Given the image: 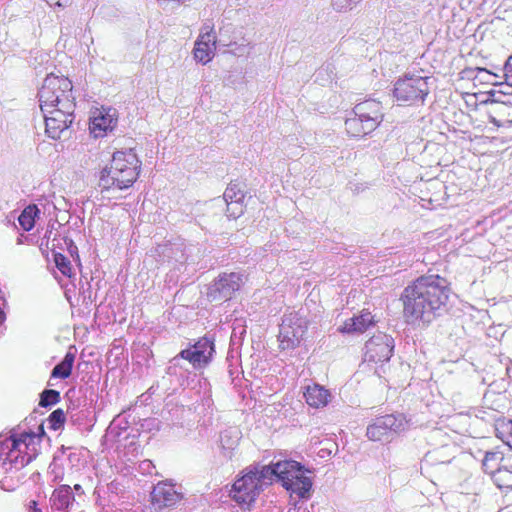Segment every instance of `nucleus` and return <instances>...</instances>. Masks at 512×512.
<instances>
[{
    "label": "nucleus",
    "mask_w": 512,
    "mask_h": 512,
    "mask_svg": "<svg viewBox=\"0 0 512 512\" xmlns=\"http://www.w3.org/2000/svg\"><path fill=\"white\" fill-rule=\"evenodd\" d=\"M451 289L448 281L436 274L418 277L401 294L407 323L430 324L448 310Z\"/></svg>",
    "instance_id": "obj_1"
},
{
    "label": "nucleus",
    "mask_w": 512,
    "mask_h": 512,
    "mask_svg": "<svg viewBox=\"0 0 512 512\" xmlns=\"http://www.w3.org/2000/svg\"><path fill=\"white\" fill-rule=\"evenodd\" d=\"M141 161L133 149L113 153L110 167L102 170L99 187L102 191L124 190L133 185L139 176Z\"/></svg>",
    "instance_id": "obj_2"
},
{
    "label": "nucleus",
    "mask_w": 512,
    "mask_h": 512,
    "mask_svg": "<svg viewBox=\"0 0 512 512\" xmlns=\"http://www.w3.org/2000/svg\"><path fill=\"white\" fill-rule=\"evenodd\" d=\"M45 436L44 425L41 423L37 431L23 432L19 437L11 435L4 439L0 446V455L3 458V464L9 462L11 467L19 470L28 465L36 456L35 439Z\"/></svg>",
    "instance_id": "obj_3"
},
{
    "label": "nucleus",
    "mask_w": 512,
    "mask_h": 512,
    "mask_svg": "<svg viewBox=\"0 0 512 512\" xmlns=\"http://www.w3.org/2000/svg\"><path fill=\"white\" fill-rule=\"evenodd\" d=\"M72 87L68 78L48 75L38 93L41 111L61 105L64 98L74 99Z\"/></svg>",
    "instance_id": "obj_4"
},
{
    "label": "nucleus",
    "mask_w": 512,
    "mask_h": 512,
    "mask_svg": "<svg viewBox=\"0 0 512 512\" xmlns=\"http://www.w3.org/2000/svg\"><path fill=\"white\" fill-rule=\"evenodd\" d=\"M429 79V77L406 75L397 80L393 94L397 101L408 104L423 103L430 92Z\"/></svg>",
    "instance_id": "obj_5"
},
{
    "label": "nucleus",
    "mask_w": 512,
    "mask_h": 512,
    "mask_svg": "<svg viewBox=\"0 0 512 512\" xmlns=\"http://www.w3.org/2000/svg\"><path fill=\"white\" fill-rule=\"evenodd\" d=\"M408 421L403 414H388L378 417L368 425L366 435L372 441H389L394 434L405 431Z\"/></svg>",
    "instance_id": "obj_6"
},
{
    "label": "nucleus",
    "mask_w": 512,
    "mask_h": 512,
    "mask_svg": "<svg viewBox=\"0 0 512 512\" xmlns=\"http://www.w3.org/2000/svg\"><path fill=\"white\" fill-rule=\"evenodd\" d=\"M308 328V321L300 312H291L283 316L280 324V347L292 349L303 339Z\"/></svg>",
    "instance_id": "obj_7"
},
{
    "label": "nucleus",
    "mask_w": 512,
    "mask_h": 512,
    "mask_svg": "<svg viewBox=\"0 0 512 512\" xmlns=\"http://www.w3.org/2000/svg\"><path fill=\"white\" fill-rule=\"evenodd\" d=\"M215 353L213 339L208 336L200 338L197 342L187 349H183L172 358L171 363L178 366L181 359L187 360L194 369H202L206 367L212 360Z\"/></svg>",
    "instance_id": "obj_8"
},
{
    "label": "nucleus",
    "mask_w": 512,
    "mask_h": 512,
    "mask_svg": "<svg viewBox=\"0 0 512 512\" xmlns=\"http://www.w3.org/2000/svg\"><path fill=\"white\" fill-rule=\"evenodd\" d=\"M245 282V276L240 272L222 273L207 288V298L210 302L230 300Z\"/></svg>",
    "instance_id": "obj_9"
},
{
    "label": "nucleus",
    "mask_w": 512,
    "mask_h": 512,
    "mask_svg": "<svg viewBox=\"0 0 512 512\" xmlns=\"http://www.w3.org/2000/svg\"><path fill=\"white\" fill-rule=\"evenodd\" d=\"M262 491L263 488L250 466L243 471V475L234 482L232 488L233 499L248 505L255 502Z\"/></svg>",
    "instance_id": "obj_10"
},
{
    "label": "nucleus",
    "mask_w": 512,
    "mask_h": 512,
    "mask_svg": "<svg viewBox=\"0 0 512 512\" xmlns=\"http://www.w3.org/2000/svg\"><path fill=\"white\" fill-rule=\"evenodd\" d=\"M394 349V339L383 332L373 335L365 344L364 359L368 362H387Z\"/></svg>",
    "instance_id": "obj_11"
},
{
    "label": "nucleus",
    "mask_w": 512,
    "mask_h": 512,
    "mask_svg": "<svg viewBox=\"0 0 512 512\" xmlns=\"http://www.w3.org/2000/svg\"><path fill=\"white\" fill-rule=\"evenodd\" d=\"M151 505L157 512L171 509L182 499L183 495L175 490L174 485L167 482H159L150 493Z\"/></svg>",
    "instance_id": "obj_12"
},
{
    "label": "nucleus",
    "mask_w": 512,
    "mask_h": 512,
    "mask_svg": "<svg viewBox=\"0 0 512 512\" xmlns=\"http://www.w3.org/2000/svg\"><path fill=\"white\" fill-rule=\"evenodd\" d=\"M353 114L365 119L367 129H376L383 120L382 105L376 100H366L353 108Z\"/></svg>",
    "instance_id": "obj_13"
},
{
    "label": "nucleus",
    "mask_w": 512,
    "mask_h": 512,
    "mask_svg": "<svg viewBox=\"0 0 512 512\" xmlns=\"http://www.w3.org/2000/svg\"><path fill=\"white\" fill-rule=\"evenodd\" d=\"M50 503L54 510L63 512L70 511L76 503L72 488L66 484L60 485L53 491L50 497Z\"/></svg>",
    "instance_id": "obj_14"
},
{
    "label": "nucleus",
    "mask_w": 512,
    "mask_h": 512,
    "mask_svg": "<svg viewBox=\"0 0 512 512\" xmlns=\"http://www.w3.org/2000/svg\"><path fill=\"white\" fill-rule=\"evenodd\" d=\"M374 324L375 321L372 314L369 311L363 310L359 315L347 319L338 330L341 333L347 334L363 333Z\"/></svg>",
    "instance_id": "obj_15"
},
{
    "label": "nucleus",
    "mask_w": 512,
    "mask_h": 512,
    "mask_svg": "<svg viewBox=\"0 0 512 512\" xmlns=\"http://www.w3.org/2000/svg\"><path fill=\"white\" fill-rule=\"evenodd\" d=\"M280 481L282 484L294 483V481H304L311 479L305 475L304 467L293 460H285L279 462Z\"/></svg>",
    "instance_id": "obj_16"
},
{
    "label": "nucleus",
    "mask_w": 512,
    "mask_h": 512,
    "mask_svg": "<svg viewBox=\"0 0 512 512\" xmlns=\"http://www.w3.org/2000/svg\"><path fill=\"white\" fill-rule=\"evenodd\" d=\"M304 397L306 403L314 408L325 407L331 400V393L324 386L317 383L305 388Z\"/></svg>",
    "instance_id": "obj_17"
},
{
    "label": "nucleus",
    "mask_w": 512,
    "mask_h": 512,
    "mask_svg": "<svg viewBox=\"0 0 512 512\" xmlns=\"http://www.w3.org/2000/svg\"><path fill=\"white\" fill-rule=\"evenodd\" d=\"M491 478L498 488L512 490V455L499 462Z\"/></svg>",
    "instance_id": "obj_18"
},
{
    "label": "nucleus",
    "mask_w": 512,
    "mask_h": 512,
    "mask_svg": "<svg viewBox=\"0 0 512 512\" xmlns=\"http://www.w3.org/2000/svg\"><path fill=\"white\" fill-rule=\"evenodd\" d=\"M110 111L100 112L98 116L93 118L90 130L95 137H103L108 130H113L116 127L117 118L115 117V110L112 114Z\"/></svg>",
    "instance_id": "obj_19"
},
{
    "label": "nucleus",
    "mask_w": 512,
    "mask_h": 512,
    "mask_svg": "<svg viewBox=\"0 0 512 512\" xmlns=\"http://www.w3.org/2000/svg\"><path fill=\"white\" fill-rule=\"evenodd\" d=\"M455 446L443 445L425 454L423 463L429 466L448 464L454 458Z\"/></svg>",
    "instance_id": "obj_20"
},
{
    "label": "nucleus",
    "mask_w": 512,
    "mask_h": 512,
    "mask_svg": "<svg viewBox=\"0 0 512 512\" xmlns=\"http://www.w3.org/2000/svg\"><path fill=\"white\" fill-rule=\"evenodd\" d=\"M250 467L254 474H256L257 480L263 489L264 487L271 485L275 478L280 481V469H278L279 462L273 465H261L258 463L250 465Z\"/></svg>",
    "instance_id": "obj_21"
},
{
    "label": "nucleus",
    "mask_w": 512,
    "mask_h": 512,
    "mask_svg": "<svg viewBox=\"0 0 512 512\" xmlns=\"http://www.w3.org/2000/svg\"><path fill=\"white\" fill-rule=\"evenodd\" d=\"M223 197L227 203V212L229 213V216L234 218L238 217L242 213V209L241 207H239V209H234L233 205L238 206L244 198V194L239 185L236 183H230L226 188Z\"/></svg>",
    "instance_id": "obj_22"
},
{
    "label": "nucleus",
    "mask_w": 512,
    "mask_h": 512,
    "mask_svg": "<svg viewBox=\"0 0 512 512\" xmlns=\"http://www.w3.org/2000/svg\"><path fill=\"white\" fill-rule=\"evenodd\" d=\"M488 116L491 123L502 126L504 123L512 122V105L510 104H487Z\"/></svg>",
    "instance_id": "obj_23"
},
{
    "label": "nucleus",
    "mask_w": 512,
    "mask_h": 512,
    "mask_svg": "<svg viewBox=\"0 0 512 512\" xmlns=\"http://www.w3.org/2000/svg\"><path fill=\"white\" fill-rule=\"evenodd\" d=\"M74 108V99L64 98L61 105L54 108H49V111H46V114H48L50 117L65 121L71 125L73 122Z\"/></svg>",
    "instance_id": "obj_24"
},
{
    "label": "nucleus",
    "mask_w": 512,
    "mask_h": 512,
    "mask_svg": "<svg viewBox=\"0 0 512 512\" xmlns=\"http://www.w3.org/2000/svg\"><path fill=\"white\" fill-rule=\"evenodd\" d=\"M365 119L356 116L349 117L345 121V128L349 135L352 137H361L374 131L375 129H367Z\"/></svg>",
    "instance_id": "obj_25"
},
{
    "label": "nucleus",
    "mask_w": 512,
    "mask_h": 512,
    "mask_svg": "<svg viewBox=\"0 0 512 512\" xmlns=\"http://www.w3.org/2000/svg\"><path fill=\"white\" fill-rule=\"evenodd\" d=\"M239 432L237 430H226L220 436V444L223 451V456L227 459H232L233 450L238 445Z\"/></svg>",
    "instance_id": "obj_26"
},
{
    "label": "nucleus",
    "mask_w": 512,
    "mask_h": 512,
    "mask_svg": "<svg viewBox=\"0 0 512 512\" xmlns=\"http://www.w3.org/2000/svg\"><path fill=\"white\" fill-rule=\"evenodd\" d=\"M45 119L46 133L52 139L61 138L62 133L67 130L70 124L57 118L48 116L46 112H42Z\"/></svg>",
    "instance_id": "obj_27"
},
{
    "label": "nucleus",
    "mask_w": 512,
    "mask_h": 512,
    "mask_svg": "<svg viewBox=\"0 0 512 512\" xmlns=\"http://www.w3.org/2000/svg\"><path fill=\"white\" fill-rule=\"evenodd\" d=\"M75 354L67 352L64 358L51 371L52 378L66 379L71 375Z\"/></svg>",
    "instance_id": "obj_28"
},
{
    "label": "nucleus",
    "mask_w": 512,
    "mask_h": 512,
    "mask_svg": "<svg viewBox=\"0 0 512 512\" xmlns=\"http://www.w3.org/2000/svg\"><path fill=\"white\" fill-rule=\"evenodd\" d=\"M40 210L35 204L28 205L19 215L18 222L25 231H30L35 226V220L39 217Z\"/></svg>",
    "instance_id": "obj_29"
},
{
    "label": "nucleus",
    "mask_w": 512,
    "mask_h": 512,
    "mask_svg": "<svg viewBox=\"0 0 512 512\" xmlns=\"http://www.w3.org/2000/svg\"><path fill=\"white\" fill-rule=\"evenodd\" d=\"M483 401L486 407L495 411H502L507 406L506 395L494 391H487L484 394Z\"/></svg>",
    "instance_id": "obj_30"
},
{
    "label": "nucleus",
    "mask_w": 512,
    "mask_h": 512,
    "mask_svg": "<svg viewBox=\"0 0 512 512\" xmlns=\"http://www.w3.org/2000/svg\"><path fill=\"white\" fill-rule=\"evenodd\" d=\"M282 486L286 490L297 494L300 498H308L312 488V480L304 479V481H294V483L282 484Z\"/></svg>",
    "instance_id": "obj_31"
},
{
    "label": "nucleus",
    "mask_w": 512,
    "mask_h": 512,
    "mask_svg": "<svg viewBox=\"0 0 512 512\" xmlns=\"http://www.w3.org/2000/svg\"><path fill=\"white\" fill-rule=\"evenodd\" d=\"M505 458L499 452H487L482 461L484 471L492 476L496 468L499 467V462Z\"/></svg>",
    "instance_id": "obj_32"
},
{
    "label": "nucleus",
    "mask_w": 512,
    "mask_h": 512,
    "mask_svg": "<svg viewBox=\"0 0 512 512\" xmlns=\"http://www.w3.org/2000/svg\"><path fill=\"white\" fill-rule=\"evenodd\" d=\"M497 436L512 445V420L502 419L496 423Z\"/></svg>",
    "instance_id": "obj_33"
},
{
    "label": "nucleus",
    "mask_w": 512,
    "mask_h": 512,
    "mask_svg": "<svg viewBox=\"0 0 512 512\" xmlns=\"http://www.w3.org/2000/svg\"><path fill=\"white\" fill-rule=\"evenodd\" d=\"M213 29H214V26L212 23H210V22L204 23V25L201 29V34L199 36V39L196 41V43H201V45H203V46H211L212 48L215 49L216 38L213 35Z\"/></svg>",
    "instance_id": "obj_34"
},
{
    "label": "nucleus",
    "mask_w": 512,
    "mask_h": 512,
    "mask_svg": "<svg viewBox=\"0 0 512 512\" xmlns=\"http://www.w3.org/2000/svg\"><path fill=\"white\" fill-rule=\"evenodd\" d=\"M213 50L214 48H212L211 46H203L201 45V43H195L194 58L198 62L206 64L212 59L214 54Z\"/></svg>",
    "instance_id": "obj_35"
},
{
    "label": "nucleus",
    "mask_w": 512,
    "mask_h": 512,
    "mask_svg": "<svg viewBox=\"0 0 512 512\" xmlns=\"http://www.w3.org/2000/svg\"><path fill=\"white\" fill-rule=\"evenodd\" d=\"M486 104H510L512 105V92L510 91H491Z\"/></svg>",
    "instance_id": "obj_36"
},
{
    "label": "nucleus",
    "mask_w": 512,
    "mask_h": 512,
    "mask_svg": "<svg viewBox=\"0 0 512 512\" xmlns=\"http://www.w3.org/2000/svg\"><path fill=\"white\" fill-rule=\"evenodd\" d=\"M59 401H60V393L57 390L45 389L40 394L39 405L41 407L47 408V407L57 404Z\"/></svg>",
    "instance_id": "obj_37"
},
{
    "label": "nucleus",
    "mask_w": 512,
    "mask_h": 512,
    "mask_svg": "<svg viewBox=\"0 0 512 512\" xmlns=\"http://www.w3.org/2000/svg\"><path fill=\"white\" fill-rule=\"evenodd\" d=\"M54 262L58 270L65 276L71 277L72 266L70 260L61 253L54 254Z\"/></svg>",
    "instance_id": "obj_38"
},
{
    "label": "nucleus",
    "mask_w": 512,
    "mask_h": 512,
    "mask_svg": "<svg viewBox=\"0 0 512 512\" xmlns=\"http://www.w3.org/2000/svg\"><path fill=\"white\" fill-rule=\"evenodd\" d=\"M48 423L52 430L60 429L65 423V413L62 409L54 410L48 417Z\"/></svg>",
    "instance_id": "obj_39"
},
{
    "label": "nucleus",
    "mask_w": 512,
    "mask_h": 512,
    "mask_svg": "<svg viewBox=\"0 0 512 512\" xmlns=\"http://www.w3.org/2000/svg\"><path fill=\"white\" fill-rule=\"evenodd\" d=\"M49 474L52 475V482L57 483L63 480L64 478V469L62 466L58 465L54 460L49 465Z\"/></svg>",
    "instance_id": "obj_40"
},
{
    "label": "nucleus",
    "mask_w": 512,
    "mask_h": 512,
    "mask_svg": "<svg viewBox=\"0 0 512 512\" xmlns=\"http://www.w3.org/2000/svg\"><path fill=\"white\" fill-rule=\"evenodd\" d=\"M357 3L354 0H331V5L339 12L351 9V6Z\"/></svg>",
    "instance_id": "obj_41"
},
{
    "label": "nucleus",
    "mask_w": 512,
    "mask_h": 512,
    "mask_svg": "<svg viewBox=\"0 0 512 512\" xmlns=\"http://www.w3.org/2000/svg\"><path fill=\"white\" fill-rule=\"evenodd\" d=\"M504 73H505L506 81L509 82V84H510L509 89H511V87H512V60L506 61L505 65H504Z\"/></svg>",
    "instance_id": "obj_42"
},
{
    "label": "nucleus",
    "mask_w": 512,
    "mask_h": 512,
    "mask_svg": "<svg viewBox=\"0 0 512 512\" xmlns=\"http://www.w3.org/2000/svg\"><path fill=\"white\" fill-rule=\"evenodd\" d=\"M29 509H30V512H42V510L37 507V502L34 500L30 501Z\"/></svg>",
    "instance_id": "obj_43"
},
{
    "label": "nucleus",
    "mask_w": 512,
    "mask_h": 512,
    "mask_svg": "<svg viewBox=\"0 0 512 512\" xmlns=\"http://www.w3.org/2000/svg\"><path fill=\"white\" fill-rule=\"evenodd\" d=\"M50 6H63V0H45Z\"/></svg>",
    "instance_id": "obj_44"
},
{
    "label": "nucleus",
    "mask_w": 512,
    "mask_h": 512,
    "mask_svg": "<svg viewBox=\"0 0 512 512\" xmlns=\"http://www.w3.org/2000/svg\"><path fill=\"white\" fill-rule=\"evenodd\" d=\"M75 491L78 495L84 494L82 486L80 484H75L72 491Z\"/></svg>",
    "instance_id": "obj_45"
},
{
    "label": "nucleus",
    "mask_w": 512,
    "mask_h": 512,
    "mask_svg": "<svg viewBox=\"0 0 512 512\" xmlns=\"http://www.w3.org/2000/svg\"><path fill=\"white\" fill-rule=\"evenodd\" d=\"M354 1L359 3V2H361L362 0H354Z\"/></svg>",
    "instance_id": "obj_46"
}]
</instances>
